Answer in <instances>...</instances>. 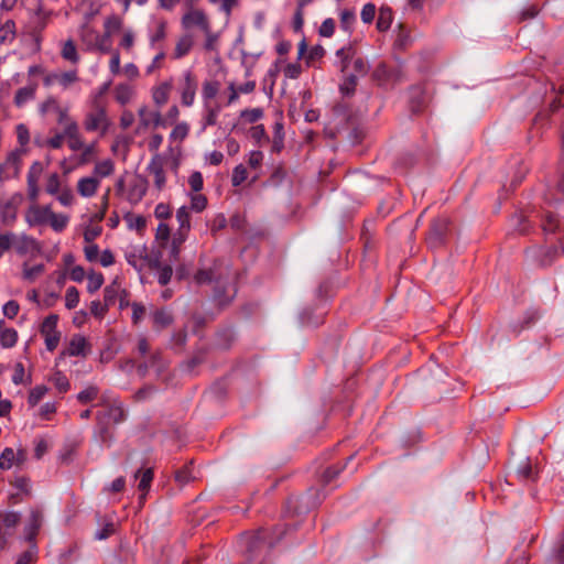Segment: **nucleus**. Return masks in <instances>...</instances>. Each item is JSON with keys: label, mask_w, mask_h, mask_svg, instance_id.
<instances>
[{"label": "nucleus", "mask_w": 564, "mask_h": 564, "mask_svg": "<svg viewBox=\"0 0 564 564\" xmlns=\"http://www.w3.org/2000/svg\"><path fill=\"white\" fill-rule=\"evenodd\" d=\"M106 406L105 411H100L96 415L98 436L101 443L109 445L113 438L110 431L111 424H119L126 419V412L121 403L101 402Z\"/></svg>", "instance_id": "f257e3e1"}, {"label": "nucleus", "mask_w": 564, "mask_h": 564, "mask_svg": "<svg viewBox=\"0 0 564 564\" xmlns=\"http://www.w3.org/2000/svg\"><path fill=\"white\" fill-rule=\"evenodd\" d=\"M83 126L87 132H98L101 138L108 133L111 127V119L105 101L99 98L93 100L85 115Z\"/></svg>", "instance_id": "f03ea898"}, {"label": "nucleus", "mask_w": 564, "mask_h": 564, "mask_svg": "<svg viewBox=\"0 0 564 564\" xmlns=\"http://www.w3.org/2000/svg\"><path fill=\"white\" fill-rule=\"evenodd\" d=\"M58 0H34L32 8L33 29L42 31L50 20L56 15V6Z\"/></svg>", "instance_id": "7ed1b4c3"}, {"label": "nucleus", "mask_w": 564, "mask_h": 564, "mask_svg": "<svg viewBox=\"0 0 564 564\" xmlns=\"http://www.w3.org/2000/svg\"><path fill=\"white\" fill-rule=\"evenodd\" d=\"M182 26L185 30L199 29L202 32L208 31L212 26L210 21L206 12L202 9L189 8L181 19Z\"/></svg>", "instance_id": "20e7f679"}, {"label": "nucleus", "mask_w": 564, "mask_h": 564, "mask_svg": "<svg viewBox=\"0 0 564 564\" xmlns=\"http://www.w3.org/2000/svg\"><path fill=\"white\" fill-rule=\"evenodd\" d=\"M58 316L55 314L48 315L41 325V334L45 338L47 350L53 351L58 346L61 333L56 329Z\"/></svg>", "instance_id": "39448f33"}, {"label": "nucleus", "mask_w": 564, "mask_h": 564, "mask_svg": "<svg viewBox=\"0 0 564 564\" xmlns=\"http://www.w3.org/2000/svg\"><path fill=\"white\" fill-rule=\"evenodd\" d=\"M403 77L400 68H389L386 63H379L372 72V79L380 86L394 85Z\"/></svg>", "instance_id": "423d86ee"}, {"label": "nucleus", "mask_w": 564, "mask_h": 564, "mask_svg": "<svg viewBox=\"0 0 564 564\" xmlns=\"http://www.w3.org/2000/svg\"><path fill=\"white\" fill-rule=\"evenodd\" d=\"M138 132L145 131L150 128L154 129L159 126H164L165 122L160 111H153L147 107H141L138 111Z\"/></svg>", "instance_id": "0eeeda50"}, {"label": "nucleus", "mask_w": 564, "mask_h": 564, "mask_svg": "<svg viewBox=\"0 0 564 564\" xmlns=\"http://www.w3.org/2000/svg\"><path fill=\"white\" fill-rule=\"evenodd\" d=\"M51 206H40L32 204L25 214V220L30 226H44L48 224Z\"/></svg>", "instance_id": "6e6552de"}, {"label": "nucleus", "mask_w": 564, "mask_h": 564, "mask_svg": "<svg viewBox=\"0 0 564 564\" xmlns=\"http://www.w3.org/2000/svg\"><path fill=\"white\" fill-rule=\"evenodd\" d=\"M110 39L111 37H106L105 34L99 35L98 44H96V46H94V50H98L99 52H102V53L111 52V59L109 63V68H110L111 74L118 75L121 72L120 54H119L118 50H111Z\"/></svg>", "instance_id": "1a4fd4ad"}, {"label": "nucleus", "mask_w": 564, "mask_h": 564, "mask_svg": "<svg viewBox=\"0 0 564 564\" xmlns=\"http://www.w3.org/2000/svg\"><path fill=\"white\" fill-rule=\"evenodd\" d=\"M448 225L449 221L447 218H437L433 221L427 237V242L431 247L437 248L443 243Z\"/></svg>", "instance_id": "9d476101"}, {"label": "nucleus", "mask_w": 564, "mask_h": 564, "mask_svg": "<svg viewBox=\"0 0 564 564\" xmlns=\"http://www.w3.org/2000/svg\"><path fill=\"white\" fill-rule=\"evenodd\" d=\"M90 351V345L87 339L82 335H74L67 348L62 351V356H82L86 357Z\"/></svg>", "instance_id": "9b49d317"}, {"label": "nucleus", "mask_w": 564, "mask_h": 564, "mask_svg": "<svg viewBox=\"0 0 564 564\" xmlns=\"http://www.w3.org/2000/svg\"><path fill=\"white\" fill-rule=\"evenodd\" d=\"M247 540V552L250 555H260L262 552H267L270 547V543L263 536V532L259 531L253 534H248Z\"/></svg>", "instance_id": "f8f14e48"}, {"label": "nucleus", "mask_w": 564, "mask_h": 564, "mask_svg": "<svg viewBox=\"0 0 564 564\" xmlns=\"http://www.w3.org/2000/svg\"><path fill=\"white\" fill-rule=\"evenodd\" d=\"M43 172L41 162H34L28 173V195L29 198L35 204L39 196L37 182Z\"/></svg>", "instance_id": "ddd939ff"}, {"label": "nucleus", "mask_w": 564, "mask_h": 564, "mask_svg": "<svg viewBox=\"0 0 564 564\" xmlns=\"http://www.w3.org/2000/svg\"><path fill=\"white\" fill-rule=\"evenodd\" d=\"M151 175L154 176V185L155 187L161 191L164 188L166 180H165V173H164V159L155 154L148 167Z\"/></svg>", "instance_id": "4468645a"}, {"label": "nucleus", "mask_w": 564, "mask_h": 564, "mask_svg": "<svg viewBox=\"0 0 564 564\" xmlns=\"http://www.w3.org/2000/svg\"><path fill=\"white\" fill-rule=\"evenodd\" d=\"M98 12V10H96L95 12H93L89 17H88V20H90L96 13ZM99 33L97 30H95L90 24H89V21H87L86 23H84L79 30V37H80V41L82 43L86 46V48L88 51H91L94 50V46H96V44H98V39H99Z\"/></svg>", "instance_id": "2eb2a0df"}, {"label": "nucleus", "mask_w": 564, "mask_h": 564, "mask_svg": "<svg viewBox=\"0 0 564 564\" xmlns=\"http://www.w3.org/2000/svg\"><path fill=\"white\" fill-rule=\"evenodd\" d=\"M196 90L197 83L194 75L191 72H186L182 90V104L184 106H191L194 102Z\"/></svg>", "instance_id": "dca6fc26"}, {"label": "nucleus", "mask_w": 564, "mask_h": 564, "mask_svg": "<svg viewBox=\"0 0 564 564\" xmlns=\"http://www.w3.org/2000/svg\"><path fill=\"white\" fill-rule=\"evenodd\" d=\"M176 219L180 226L175 235L180 236V242H184L191 230V214L186 206L177 209Z\"/></svg>", "instance_id": "f3484780"}, {"label": "nucleus", "mask_w": 564, "mask_h": 564, "mask_svg": "<svg viewBox=\"0 0 564 564\" xmlns=\"http://www.w3.org/2000/svg\"><path fill=\"white\" fill-rule=\"evenodd\" d=\"M99 185V180L90 175L79 178L76 188L80 196L91 197L97 193Z\"/></svg>", "instance_id": "a211bd4d"}, {"label": "nucleus", "mask_w": 564, "mask_h": 564, "mask_svg": "<svg viewBox=\"0 0 564 564\" xmlns=\"http://www.w3.org/2000/svg\"><path fill=\"white\" fill-rule=\"evenodd\" d=\"M312 507L307 501V497L305 495L302 496H291L286 500V508L290 512L294 514L305 513Z\"/></svg>", "instance_id": "6ab92c4d"}, {"label": "nucleus", "mask_w": 564, "mask_h": 564, "mask_svg": "<svg viewBox=\"0 0 564 564\" xmlns=\"http://www.w3.org/2000/svg\"><path fill=\"white\" fill-rule=\"evenodd\" d=\"M42 512L40 510L33 509L30 513L29 524L26 527V540L30 543H35V536L40 530L42 524Z\"/></svg>", "instance_id": "aec40b11"}, {"label": "nucleus", "mask_w": 564, "mask_h": 564, "mask_svg": "<svg viewBox=\"0 0 564 564\" xmlns=\"http://www.w3.org/2000/svg\"><path fill=\"white\" fill-rule=\"evenodd\" d=\"M93 176L97 180L109 177L115 173V162L111 159L94 162Z\"/></svg>", "instance_id": "412c9836"}, {"label": "nucleus", "mask_w": 564, "mask_h": 564, "mask_svg": "<svg viewBox=\"0 0 564 564\" xmlns=\"http://www.w3.org/2000/svg\"><path fill=\"white\" fill-rule=\"evenodd\" d=\"M80 154L77 158V165H87L91 162L96 161L98 155V143L97 141H93L88 143L83 150L79 151Z\"/></svg>", "instance_id": "4be33fe9"}, {"label": "nucleus", "mask_w": 564, "mask_h": 564, "mask_svg": "<svg viewBox=\"0 0 564 564\" xmlns=\"http://www.w3.org/2000/svg\"><path fill=\"white\" fill-rule=\"evenodd\" d=\"M194 45V37L192 34H184L182 35L175 45L174 52H173V58L178 59L185 56L189 53Z\"/></svg>", "instance_id": "5701e85b"}, {"label": "nucleus", "mask_w": 564, "mask_h": 564, "mask_svg": "<svg viewBox=\"0 0 564 564\" xmlns=\"http://www.w3.org/2000/svg\"><path fill=\"white\" fill-rule=\"evenodd\" d=\"M21 514L15 511H0V525L3 531L13 533L14 528L19 524Z\"/></svg>", "instance_id": "b1692460"}, {"label": "nucleus", "mask_w": 564, "mask_h": 564, "mask_svg": "<svg viewBox=\"0 0 564 564\" xmlns=\"http://www.w3.org/2000/svg\"><path fill=\"white\" fill-rule=\"evenodd\" d=\"M123 19L119 15L111 14L105 19L104 22V34L106 37H111L123 28Z\"/></svg>", "instance_id": "393cba45"}, {"label": "nucleus", "mask_w": 564, "mask_h": 564, "mask_svg": "<svg viewBox=\"0 0 564 564\" xmlns=\"http://www.w3.org/2000/svg\"><path fill=\"white\" fill-rule=\"evenodd\" d=\"M36 89H37L36 83H31L28 86L18 89L15 93V96H14L15 106L21 107L28 100L33 99L35 96Z\"/></svg>", "instance_id": "a878e982"}, {"label": "nucleus", "mask_w": 564, "mask_h": 564, "mask_svg": "<svg viewBox=\"0 0 564 564\" xmlns=\"http://www.w3.org/2000/svg\"><path fill=\"white\" fill-rule=\"evenodd\" d=\"M147 193V182L144 180H140L133 184H131L127 198L130 203L137 204L139 203Z\"/></svg>", "instance_id": "bb28decb"}, {"label": "nucleus", "mask_w": 564, "mask_h": 564, "mask_svg": "<svg viewBox=\"0 0 564 564\" xmlns=\"http://www.w3.org/2000/svg\"><path fill=\"white\" fill-rule=\"evenodd\" d=\"M18 333L13 328H6L4 322L0 321V343L4 348H11L17 344Z\"/></svg>", "instance_id": "cd10ccee"}, {"label": "nucleus", "mask_w": 564, "mask_h": 564, "mask_svg": "<svg viewBox=\"0 0 564 564\" xmlns=\"http://www.w3.org/2000/svg\"><path fill=\"white\" fill-rule=\"evenodd\" d=\"M61 56L72 64H77L79 62V54L77 52L76 44L72 39L64 42L61 50Z\"/></svg>", "instance_id": "c85d7f7f"}, {"label": "nucleus", "mask_w": 564, "mask_h": 564, "mask_svg": "<svg viewBox=\"0 0 564 564\" xmlns=\"http://www.w3.org/2000/svg\"><path fill=\"white\" fill-rule=\"evenodd\" d=\"M44 272L45 265L43 263L31 267L29 262H24L22 265V278L28 282H34Z\"/></svg>", "instance_id": "c756f323"}, {"label": "nucleus", "mask_w": 564, "mask_h": 564, "mask_svg": "<svg viewBox=\"0 0 564 564\" xmlns=\"http://www.w3.org/2000/svg\"><path fill=\"white\" fill-rule=\"evenodd\" d=\"M173 323V316L165 310H158L153 313V325L156 330H162Z\"/></svg>", "instance_id": "7c9ffc66"}, {"label": "nucleus", "mask_w": 564, "mask_h": 564, "mask_svg": "<svg viewBox=\"0 0 564 564\" xmlns=\"http://www.w3.org/2000/svg\"><path fill=\"white\" fill-rule=\"evenodd\" d=\"M208 350L206 348H198L194 351L191 358H188L183 367L186 371L192 372L198 365H202L207 357Z\"/></svg>", "instance_id": "2f4dec72"}, {"label": "nucleus", "mask_w": 564, "mask_h": 564, "mask_svg": "<svg viewBox=\"0 0 564 564\" xmlns=\"http://www.w3.org/2000/svg\"><path fill=\"white\" fill-rule=\"evenodd\" d=\"M124 220L130 229H134L139 235H142L147 227V219L142 215L128 213L124 215Z\"/></svg>", "instance_id": "473e14b6"}, {"label": "nucleus", "mask_w": 564, "mask_h": 564, "mask_svg": "<svg viewBox=\"0 0 564 564\" xmlns=\"http://www.w3.org/2000/svg\"><path fill=\"white\" fill-rule=\"evenodd\" d=\"M20 154L18 152H11L7 161L0 165V182L3 181V174L7 170H12L13 175L19 173Z\"/></svg>", "instance_id": "72a5a7b5"}, {"label": "nucleus", "mask_w": 564, "mask_h": 564, "mask_svg": "<svg viewBox=\"0 0 564 564\" xmlns=\"http://www.w3.org/2000/svg\"><path fill=\"white\" fill-rule=\"evenodd\" d=\"M392 22V11L389 8H380L377 20V29L381 32L387 31Z\"/></svg>", "instance_id": "f704fd0d"}, {"label": "nucleus", "mask_w": 564, "mask_h": 564, "mask_svg": "<svg viewBox=\"0 0 564 564\" xmlns=\"http://www.w3.org/2000/svg\"><path fill=\"white\" fill-rule=\"evenodd\" d=\"M205 35L204 50L206 52H216L218 48L219 33L213 32L212 26L203 32Z\"/></svg>", "instance_id": "c9c22d12"}, {"label": "nucleus", "mask_w": 564, "mask_h": 564, "mask_svg": "<svg viewBox=\"0 0 564 564\" xmlns=\"http://www.w3.org/2000/svg\"><path fill=\"white\" fill-rule=\"evenodd\" d=\"M36 561L37 546L35 543H30L29 549L18 557L15 564H35Z\"/></svg>", "instance_id": "e433bc0d"}, {"label": "nucleus", "mask_w": 564, "mask_h": 564, "mask_svg": "<svg viewBox=\"0 0 564 564\" xmlns=\"http://www.w3.org/2000/svg\"><path fill=\"white\" fill-rule=\"evenodd\" d=\"M170 90L171 86L166 83L155 88L153 91L154 102L160 107L165 105L169 100Z\"/></svg>", "instance_id": "4c0bfd02"}, {"label": "nucleus", "mask_w": 564, "mask_h": 564, "mask_svg": "<svg viewBox=\"0 0 564 564\" xmlns=\"http://www.w3.org/2000/svg\"><path fill=\"white\" fill-rule=\"evenodd\" d=\"M68 224V216L63 214H55L53 210L50 214L48 225L57 232L62 231Z\"/></svg>", "instance_id": "58836bf2"}, {"label": "nucleus", "mask_w": 564, "mask_h": 564, "mask_svg": "<svg viewBox=\"0 0 564 564\" xmlns=\"http://www.w3.org/2000/svg\"><path fill=\"white\" fill-rule=\"evenodd\" d=\"M87 291L89 293H95L98 291L104 284V275L101 273L90 271L87 275Z\"/></svg>", "instance_id": "ea45409f"}, {"label": "nucleus", "mask_w": 564, "mask_h": 564, "mask_svg": "<svg viewBox=\"0 0 564 564\" xmlns=\"http://www.w3.org/2000/svg\"><path fill=\"white\" fill-rule=\"evenodd\" d=\"M120 291V284L117 280L112 281L111 284L105 288L104 290V301L108 306L112 305L116 301V297Z\"/></svg>", "instance_id": "a19ab883"}, {"label": "nucleus", "mask_w": 564, "mask_h": 564, "mask_svg": "<svg viewBox=\"0 0 564 564\" xmlns=\"http://www.w3.org/2000/svg\"><path fill=\"white\" fill-rule=\"evenodd\" d=\"M15 463V453L12 448L7 447L0 455V469H10Z\"/></svg>", "instance_id": "79ce46f5"}, {"label": "nucleus", "mask_w": 564, "mask_h": 564, "mask_svg": "<svg viewBox=\"0 0 564 564\" xmlns=\"http://www.w3.org/2000/svg\"><path fill=\"white\" fill-rule=\"evenodd\" d=\"M192 466H193V462H189L188 465L184 466L183 468H181L180 470H177L175 473V480L180 485H185V484L189 482L191 480L195 479V477L192 475Z\"/></svg>", "instance_id": "37998d69"}, {"label": "nucleus", "mask_w": 564, "mask_h": 564, "mask_svg": "<svg viewBox=\"0 0 564 564\" xmlns=\"http://www.w3.org/2000/svg\"><path fill=\"white\" fill-rule=\"evenodd\" d=\"M11 485L14 486L19 492L23 494L24 497H30L32 495L31 484L28 477H17L13 481H11Z\"/></svg>", "instance_id": "c03bdc74"}, {"label": "nucleus", "mask_w": 564, "mask_h": 564, "mask_svg": "<svg viewBox=\"0 0 564 564\" xmlns=\"http://www.w3.org/2000/svg\"><path fill=\"white\" fill-rule=\"evenodd\" d=\"M98 394H99L98 387L89 386L85 390H83L82 392L78 393L77 400L80 403L86 404L90 401H94L98 397Z\"/></svg>", "instance_id": "a18cd8bd"}, {"label": "nucleus", "mask_w": 564, "mask_h": 564, "mask_svg": "<svg viewBox=\"0 0 564 564\" xmlns=\"http://www.w3.org/2000/svg\"><path fill=\"white\" fill-rule=\"evenodd\" d=\"M170 236H171L170 227L166 224L161 223L158 226L156 232H155V239L160 243L161 247L166 246V243L170 239Z\"/></svg>", "instance_id": "49530a36"}, {"label": "nucleus", "mask_w": 564, "mask_h": 564, "mask_svg": "<svg viewBox=\"0 0 564 564\" xmlns=\"http://www.w3.org/2000/svg\"><path fill=\"white\" fill-rule=\"evenodd\" d=\"M79 302V292L75 286H69L65 294V306L68 310H73Z\"/></svg>", "instance_id": "de8ad7c7"}, {"label": "nucleus", "mask_w": 564, "mask_h": 564, "mask_svg": "<svg viewBox=\"0 0 564 564\" xmlns=\"http://www.w3.org/2000/svg\"><path fill=\"white\" fill-rule=\"evenodd\" d=\"M47 392V388L45 386H36L34 387L29 394L28 402L31 406H35Z\"/></svg>", "instance_id": "09e8293b"}, {"label": "nucleus", "mask_w": 564, "mask_h": 564, "mask_svg": "<svg viewBox=\"0 0 564 564\" xmlns=\"http://www.w3.org/2000/svg\"><path fill=\"white\" fill-rule=\"evenodd\" d=\"M153 480V470L151 468H148L142 473L140 482H139V490H141L143 494L141 496V499H144L147 491L149 490L151 482Z\"/></svg>", "instance_id": "8fccbe9b"}, {"label": "nucleus", "mask_w": 564, "mask_h": 564, "mask_svg": "<svg viewBox=\"0 0 564 564\" xmlns=\"http://www.w3.org/2000/svg\"><path fill=\"white\" fill-rule=\"evenodd\" d=\"M219 83L216 80H207L203 84V96L205 99H213L219 90Z\"/></svg>", "instance_id": "3c124183"}, {"label": "nucleus", "mask_w": 564, "mask_h": 564, "mask_svg": "<svg viewBox=\"0 0 564 564\" xmlns=\"http://www.w3.org/2000/svg\"><path fill=\"white\" fill-rule=\"evenodd\" d=\"M78 80L77 72L76 70H69L64 72L62 74H57V83L62 85L64 88H67L72 84L76 83Z\"/></svg>", "instance_id": "603ef678"}, {"label": "nucleus", "mask_w": 564, "mask_h": 564, "mask_svg": "<svg viewBox=\"0 0 564 564\" xmlns=\"http://www.w3.org/2000/svg\"><path fill=\"white\" fill-rule=\"evenodd\" d=\"M135 35L132 30H126L119 42V46L126 52H130L134 46Z\"/></svg>", "instance_id": "864d4df0"}, {"label": "nucleus", "mask_w": 564, "mask_h": 564, "mask_svg": "<svg viewBox=\"0 0 564 564\" xmlns=\"http://www.w3.org/2000/svg\"><path fill=\"white\" fill-rule=\"evenodd\" d=\"M188 124L185 122L177 123L171 132L173 141H183L188 134Z\"/></svg>", "instance_id": "5fc2aeb1"}, {"label": "nucleus", "mask_w": 564, "mask_h": 564, "mask_svg": "<svg viewBox=\"0 0 564 564\" xmlns=\"http://www.w3.org/2000/svg\"><path fill=\"white\" fill-rule=\"evenodd\" d=\"M283 124L281 122H275L274 124V137H273V150L280 152L283 148Z\"/></svg>", "instance_id": "6e6d98bb"}, {"label": "nucleus", "mask_w": 564, "mask_h": 564, "mask_svg": "<svg viewBox=\"0 0 564 564\" xmlns=\"http://www.w3.org/2000/svg\"><path fill=\"white\" fill-rule=\"evenodd\" d=\"M247 169L242 164H239L234 170L231 183L234 186H239L247 180Z\"/></svg>", "instance_id": "4d7b16f0"}, {"label": "nucleus", "mask_w": 564, "mask_h": 564, "mask_svg": "<svg viewBox=\"0 0 564 564\" xmlns=\"http://www.w3.org/2000/svg\"><path fill=\"white\" fill-rule=\"evenodd\" d=\"M62 133H63L64 139L66 141H68L70 139H76L77 137L82 135L79 127H78V123L76 122V120H74L72 123H69L65 128H63V132Z\"/></svg>", "instance_id": "13d9d810"}, {"label": "nucleus", "mask_w": 564, "mask_h": 564, "mask_svg": "<svg viewBox=\"0 0 564 564\" xmlns=\"http://www.w3.org/2000/svg\"><path fill=\"white\" fill-rule=\"evenodd\" d=\"M542 228L545 232H554L557 228V219L551 213H546L542 219Z\"/></svg>", "instance_id": "bf43d9fd"}, {"label": "nucleus", "mask_w": 564, "mask_h": 564, "mask_svg": "<svg viewBox=\"0 0 564 564\" xmlns=\"http://www.w3.org/2000/svg\"><path fill=\"white\" fill-rule=\"evenodd\" d=\"M355 12L351 10H343L340 13V24L343 29L349 31L355 22Z\"/></svg>", "instance_id": "052dcab7"}, {"label": "nucleus", "mask_w": 564, "mask_h": 564, "mask_svg": "<svg viewBox=\"0 0 564 564\" xmlns=\"http://www.w3.org/2000/svg\"><path fill=\"white\" fill-rule=\"evenodd\" d=\"M263 116V111L260 108H253V109H247L241 111V118H243L246 121L253 123L261 119Z\"/></svg>", "instance_id": "680f3d73"}, {"label": "nucleus", "mask_w": 564, "mask_h": 564, "mask_svg": "<svg viewBox=\"0 0 564 564\" xmlns=\"http://www.w3.org/2000/svg\"><path fill=\"white\" fill-rule=\"evenodd\" d=\"M152 368H156L159 371H162L163 362H162V351L156 349L149 354V358L145 360Z\"/></svg>", "instance_id": "e2e57ef3"}, {"label": "nucleus", "mask_w": 564, "mask_h": 564, "mask_svg": "<svg viewBox=\"0 0 564 564\" xmlns=\"http://www.w3.org/2000/svg\"><path fill=\"white\" fill-rule=\"evenodd\" d=\"M207 206V198L205 195L195 194L192 196L191 208L195 212H203Z\"/></svg>", "instance_id": "0e129e2a"}, {"label": "nucleus", "mask_w": 564, "mask_h": 564, "mask_svg": "<svg viewBox=\"0 0 564 564\" xmlns=\"http://www.w3.org/2000/svg\"><path fill=\"white\" fill-rule=\"evenodd\" d=\"M59 188V176L57 173H53L48 176L45 189L48 194L55 195Z\"/></svg>", "instance_id": "69168bd1"}, {"label": "nucleus", "mask_w": 564, "mask_h": 564, "mask_svg": "<svg viewBox=\"0 0 564 564\" xmlns=\"http://www.w3.org/2000/svg\"><path fill=\"white\" fill-rule=\"evenodd\" d=\"M20 311V305L17 301H9L3 305V314L10 318L13 319Z\"/></svg>", "instance_id": "338daca9"}, {"label": "nucleus", "mask_w": 564, "mask_h": 564, "mask_svg": "<svg viewBox=\"0 0 564 564\" xmlns=\"http://www.w3.org/2000/svg\"><path fill=\"white\" fill-rule=\"evenodd\" d=\"M53 381L59 392H66L70 387L68 379L61 372L54 375Z\"/></svg>", "instance_id": "774afa93"}]
</instances>
